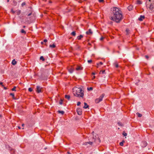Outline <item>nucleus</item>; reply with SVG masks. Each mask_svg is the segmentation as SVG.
<instances>
[{
  "label": "nucleus",
  "mask_w": 154,
  "mask_h": 154,
  "mask_svg": "<svg viewBox=\"0 0 154 154\" xmlns=\"http://www.w3.org/2000/svg\"><path fill=\"white\" fill-rule=\"evenodd\" d=\"M112 13L110 19L117 23H119L123 19L121 11L118 8L114 7L112 8Z\"/></svg>",
  "instance_id": "obj_1"
},
{
  "label": "nucleus",
  "mask_w": 154,
  "mask_h": 154,
  "mask_svg": "<svg viewBox=\"0 0 154 154\" xmlns=\"http://www.w3.org/2000/svg\"><path fill=\"white\" fill-rule=\"evenodd\" d=\"M73 94L74 96L79 97H83L84 94L83 91L80 88L74 87L73 88Z\"/></svg>",
  "instance_id": "obj_2"
},
{
  "label": "nucleus",
  "mask_w": 154,
  "mask_h": 154,
  "mask_svg": "<svg viewBox=\"0 0 154 154\" xmlns=\"http://www.w3.org/2000/svg\"><path fill=\"white\" fill-rule=\"evenodd\" d=\"M104 96L105 94H102L98 98H97L95 100V103H98L102 101Z\"/></svg>",
  "instance_id": "obj_3"
},
{
  "label": "nucleus",
  "mask_w": 154,
  "mask_h": 154,
  "mask_svg": "<svg viewBox=\"0 0 154 154\" xmlns=\"http://www.w3.org/2000/svg\"><path fill=\"white\" fill-rule=\"evenodd\" d=\"M42 88L39 86H37L36 87V91L38 93L42 92Z\"/></svg>",
  "instance_id": "obj_4"
},
{
  "label": "nucleus",
  "mask_w": 154,
  "mask_h": 154,
  "mask_svg": "<svg viewBox=\"0 0 154 154\" xmlns=\"http://www.w3.org/2000/svg\"><path fill=\"white\" fill-rule=\"evenodd\" d=\"M147 145V142L145 141H143L141 143V146L142 147H145Z\"/></svg>",
  "instance_id": "obj_5"
},
{
  "label": "nucleus",
  "mask_w": 154,
  "mask_h": 154,
  "mask_svg": "<svg viewBox=\"0 0 154 154\" xmlns=\"http://www.w3.org/2000/svg\"><path fill=\"white\" fill-rule=\"evenodd\" d=\"M76 111L78 115H82V112L81 109L79 108H77Z\"/></svg>",
  "instance_id": "obj_6"
},
{
  "label": "nucleus",
  "mask_w": 154,
  "mask_h": 154,
  "mask_svg": "<svg viewBox=\"0 0 154 154\" xmlns=\"http://www.w3.org/2000/svg\"><path fill=\"white\" fill-rule=\"evenodd\" d=\"M92 134L93 135V137L94 139L95 140L96 139H97L98 138V136L97 134L94 133V131L92 132Z\"/></svg>",
  "instance_id": "obj_7"
},
{
  "label": "nucleus",
  "mask_w": 154,
  "mask_h": 154,
  "mask_svg": "<svg viewBox=\"0 0 154 154\" xmlns=\"http://www.w3.org/2000/svg\"><path fill=\"white\" fill-rule=\"evenodd\" d=\"M145 18L144 16L141 15L140 17L138 18V20L140 21H142Z\"/></svg>",
  "instance_id": "obj_8"
},
{
  "label": "nucleus",
  "mask_w": 154,
  "mask_h": 154,
  "mask_svg": "<svg viewBox=\"0 0 154 154\" xmlns=\"http://www.w3.org/2000/svg\"><path fill=\"white\" fill-rule=\"evenodd\" d=\"M92 31L91 29H90L88 30V31L86 32V33L87 35H90L92 34Z\"/></svg>",
  "instance_id": "obj_9"
},
{
  "label": "nucleus",
  "mask_w": 154,
  "mask_h": 154,
  "mask_svg": "<svg viewBox=\"0 0 154 154\" xmlns=\"http://www.w3.org/2000/svg\"><path fill=\"white\" fill-rule=\"evenodd\" d=\"M133 8V6L132 5H130L128 7V10L130 11L132 10Z\"/></svg>",
  "instance_id": "obj_10"
},
{
  "label": "nucleus",
  "mask_w": 154,
  "mask_h": 154,
  "mask_svg": "<svg viewBox=\"0 0 154 154\" xmlns=\"http://www.w3.org/2000/svg\"><path fill=\"white\" fill-rule=\"evenodd\" d=\"M149 8L150 10L152 11L153 10L154 8V6L153 4H151L149 6Z\"/></svg>",
  "instance_id": "obj_11"
},
{
  "label": "nucleus",
  "mask_w": 154,
  "mask_h": 154,
  "mask_svg": "<svg viewBox=\"0 0 154 154\" xmlns=\"http://www.w3.org/2000/svg\"><path fill=\"white\" fill-rule=\"evenodd\" d=\"M17 61L15 60V59H14L12 62V64L13 65H15L17 64Z\"/></svg>",
  "instance_id": "obj_12"
},
{
  "label": "nucleus",
  "mask_w": 154,
  "mask_h": 154,
  "mask_svg": "<svg viewBox=\"0 0 154 154\" xmlns=\"http://www.w3.org/2000/svg\"><path fill=\"white\" fill-rule=\"evenodd\" d=\"M68 70L70 73H72L74 69L72 68L71 67V68H69V69Z\"/></svg>",
  "instance_id": "obj_13"
},
{
  "label": "nucleus",
  "mask_w": 154,
  "mask_h": 154,
  "mask_svg": "<svg viewBox=\"0 0 154 154\" xmlns=\"http://www.w3.org/2000/svg\"><path fill=\"white\" fill-rule=\"evenodd\" d=\"M83 37V35H80L79 36L77 37V38L79 40H80Z\"/></svg>",
  "instance_id": "obj_14"
},
{
  "label": "nucleus",
  "mask_w": 154,
  "mask_h": 154,
  "mask_svg": "<svg viewBox=\"0 0 154 154\" xmlns=\"http://www.w3.org/2000/svg\"><path fill=\"white\" fill-rule=\"evenodd\" d=\"M114 65L116 68H118L119 67L118 63L117 62H116L114 63Z\"/></svg>",
  "instance_id": "obj_15"
},
{
  "label": "nucleus",
  "mask_w": 154,
  "mask_h": 154,
  "mask_svg": "<svg viewBox=\"0 0 154 154\" xmlns=\"http://www.w3.org/2000/svg\"><path fill=\"white\" fill-rule=\"evenodd\" d=\"M85 106L83 107V108L85 109H86L88 107V105H87V103L85 102L84 103Z\"/></svg>",
  "instance_id": "obj_16"
},
{
  "label": "nucleus",
  "mask_w": 154,
  "mask_h": 154,
  "mask_svg": "<svg viewBox=\"0 0 154 154\" xmlns=\"http://www.w3.org/2000/svg\"><path fill=\"white\" fill-rule=\"evenodd\" d=\"M49 47L50 48H55L56 47V45H55L54 44H53L52 45H49Z\"/></svg>",
  "instance_id": "obj_17"
},
{
  "label": "nucleus",
  "mask_w": 154,
  "mask_h": 154,
  "mask_svg": "<svg viewBox=\"0 0 154 154\" xmlns=\"http://www.w3.org/2000/svg\"><path fill=\"white\" fill-rule=\"evenodd\" d=\"M10 95L12 97L13 99H15V97H14V94L11 93L10 94Z\"/></svg>",
  "instance_id": "obj_18"
},
{
  "label": "nucleus",
  "mask_w": 154,
  "mask_h": 154,
  "mask_svg": "<svg viewBox=\"0 0 154 154\" xmlns=\"http://www.w3.org/2000/svg\"><path fill=\"white\" fill-rule=\"evenodd\" d=\"M65 98L69 100L70 98V96L69 95H66L65 96Z\"/></svg>",
  "instance_id": "obj_19"
},
{
  "label": "nucleus",
  "mask_w": 154,
  "mask_h": 154,
  "mask_svg": "<svg viewBox=\"0 0 154 154\" xmlns=\"http://www.w3.org/2000/svg\"><path fill=\"white\" fill-rule=\"evenodd\" d=\"M125 142L124 140H122V141L119 143V145L121 146H122L123 145V143Z\"/></svg>",
  "instance_id": "obj_20"
},
{
  "label": "nucleus",
  "mask_w": 154,
  "mask_h": 154,
  "mask_svg": "<svg viewBox=\"0 0 154 154\" xmlns=\"http://www.w3.org/2000/svg\"><path fill=\"white\" fill-rule=\"evenodd\" d=\"M137 3L138 4H141L142 3V2L140 0H137Z\"/></svg>",
  "instance_id": "obj_21"
},
{
  "label": "nucleus",
  "mask_w": 154,
  "mask_h": 154,
  "mask_svg": "<svg viewBox=\"0 0 154 154\" xmlns=\"http://www.w3.org/2000/svg\"><path fill=\"white\" fill-rule=\"evenodd\" d=\"M71 34L73 36H75V35H76V33H75V31H73V32H72L71 33Z\"/></svg>",
  "instance_id": "obj_22"
},
{
  "label": "nucleus",
  "mask_w": 154,
  "mask_h": 154,
  "mask_svg": "<svg viewBox=\"0 0 154 154\" xmlns=\"http://www.w3.org/2000/svg\"><path fill=\"white\" fill-rule=\"evenodd\" d=\"M137 114L138 116L139 117H140L142 116V115L140 113H139L138 112H137Z\"/></svg>",
  "instance_id": "obj_23"
},
{
  "label": "nucleus",
  "mask_w": 154,
  "mask_h": 154,
  "mask_svg": "<svg viewBox=\"0 0 154 154\" xmlns=\"http://www.w3.org/2000/svg\"><path fill=\"white\" fill-rule=\"evenodd\" d=\"M58 112L59 113H60L62 114H63L64 113V112L63 111L59 110Z\"/></svg>",
  "instance_id": "obj_24"
},
{
  "label": "nucleus",
  "mask_w": 154,
  "mask_h": 154,
  "mask_svg": "<svg viewBox=\"0 0 154 154\" xmlns=\"http://www.w3.org/2000/svg\"><path fill=\"white\" fill-rule=\"evenodd\" d=\"M21 32L22 33H24L26 34V32L23 29H22L21 31Z\"/></svg>",
  "instance_id": "obj_25"
},
{
  "label": "nucleus",
  "mask_w": 154,
  "mask_h": 154,
  "mask_svg": "<svg viewBox=\"0 0 154 154\" xmlns=\"http://www.w3.org/2000/svg\"><path fill=\"white\" fill-rule=\"evenodd\" d=\"M82 69V68H81L80 67L78 66L76 69L77 70H79Z\"/></svg>",
  "instance_id": "obj_26"
},
{
  "label": "nucleus",
  "mask_w": 154,
  "mask_h": 154,
  "mask_svg": "<svg viewBox=\"0 0 154 154\" xmlns=\"http://www.w3.org/2000/svg\"><path fill=\"white\" fill-rule=\"evenodd\" d=\"M103 64V63L102 62H100L99 63H98L97 64V67H98V66L100 65H102Z\"/></svg>",
  "instance_id": "obj_27"
},
{
  "label": "nucleus",
  "mask_w": 154,
  "mask_h": 154,
  "mask_svg": "<svg viewBox=\"0 0 154 154\" xmlns=\"http://www.w3.org/2000/svg\"><path fill=\"white\" fill-rule=\"evenodd\" d=\"M87 89L88 91H91L93 90V88L92 87H90V88H88Z\"/></svg>",
  "instance_id": "obj_28"
},
{
  "label": "nucleus",
  "mask_w": 154,
  "mask_h": 154,
  "mask_svg": "<svg viewBox=\"0 0 154 154\" xmlns=\"http://www.w3.org/2000/svg\"><path fill=\"white\" fill-rule=\"evenodd\" d=\"M40 59L42 60L43 61L45 60V59L43 56H41L40 57Z\"/></svg>",
  "instance_id": "obj_29"
},
{
  "label": "nucleus",
  "mask_w": 154,
  "mask_h": 154,
  "mask_svg": "<svg viewBox=\"0 0 154 154\" xmlns=\"http://www.w3.org/2000/svg\"><path fill=\"white\" fill-rule=\"evenodd\" d=\"M16 87L15 86H14L13 88H12V89H11V90L12 91H16Z\"/></svg>",
  "instance_id": "obj_30"
},
{
  "label": "nucleus",
  "mask_w": 154,
  "mask_h": 154,
  "mask_svg": "<svg viewBox=\"0 0 154 154\" xmlns=\"http://www.w3.org/2000/svg\"><path fill=\"white\" fill-rule=\"evenodd\" d=\"M87 143H88L91 145H92L93 144V143L92 142H91L86 143V144H87Z\"/></svg>",
  "instance_id": "obj_31"
},
{
  "label": "nucleus",
  "mask_w": 154,
  "mask_h": 154,
  "mask_svg": "<svg viewBox=\"0 0 154 154\" xmlns=\"http://www.w3.org/2000/svg\"><path fill=\"white\" fill-rule=\"evenodd\" d=\"M28 91L30 92H31L32 91V89L31 88H29L28 89Z\"/></svg>",
  "instance_id": "obj_32"
},
{
  "label": "nucleus",
  "mask_w": 154,
  "mask_h": 154,
  "mask_svg": "<svg viewBox=\"0 0 154 154\" xmlns=\"http://www.w3.org/2000/svg\"><path fill=\"white\" fill-rule=\"evenodd\" d=\"M88 62L89 63H91L92 62V60H88Z\"/></svg>",
  "instance_id": "obj_33"
},
{
  "label": "nucleus",
  "mask_w": 154,
  "mask_h": 154,
  "mask_svg": "<svg viewBox=\"0 0 154 154\" xmlns=\"http://www.w3.org/2000/svg\"><path fill=\"white\" fill-rule=\"evenodd\" d=\"M123 134L124 136H127V133H125L124 132H123Z\"/></svg>",
  "instance_id": "obj_34"
},
{
  "label": "nucleus",
  "mask_w": 154,
  "mask_h": 154,
  "mask_svg": "<svg viewBox=\"0 0 154 154\" xmlns=\"http://www.w3.org/2000/svg\"><path fill=\"white\" fill-rule=\"evenodd\" d=\"M81 104V102H78L77 103V105L78 106H79Z\"/></svg>",
  "instance_id": "obj_35"
},
{
  "label": "nucleus",
  "mask_w": 154,
  "mask_h": 154,
  "mask_svg": "<svg viewBox=\"0 0 154 154\" xmlns=\"http://www.w3.org/2000/svg\"><path fill=\"white\" fill-rule=\"evenodd\" d=\"M105 72V70H102V71H100V73H101V72H102V73L103 74Z\"/></svg>",
  "instance_id": "obj_36"
},
{
  "label": "nucleus",
  "mask_w": 154,
  "mask_h": 154,
  "mask_svg": "<svg viewBox=\"0 0 154 154\" xmlns=\"http://www.w3.org/2000/svg\"><path fill=\"white\" fill-rule=\"evenodd\" d=\"M26 5V3L25 2H23L22 4V5L23 6Z\"/></svg>",
  "instance_id": "obj_37"
},
{
  "label": "nucleus",
  "mask_w": 154,
  "mask_h": 154,
  "mask_svg": "<svg viewBox=\"0 0 154 154\" xmlns=\"http://www.w3.org/2000/svg\"><path fill=\"white\" fill-rule=\"evenodd\" d=\"M104 38L103 37H102L100 38V40L101 41H102L103 39Z\"/></svg>",
  "instance_id": "obj_38"
},
{
  "label": "nucleus",
  "mask_w": 154,
  "mask_h": 154,
  "mask_svg": "<svg viewBox=\"0 0 154 154\" xmlns=\"http://www.w3.org/2000/svg\"><path fill=\"white\" fill-rule=\"evenodd\" d=\"M0 85H1L2 87L4 86V85L3 84V83L2 82H0Z\"/></svg>",
  "instance_id": "obj_39"
},
{
  "label": "nucleus",
  "mask_w": 154,
  "mask_h": 154,
  "mask_svg": "<svg viewBox=\"0 0 154 154\" xmlns=\"http://www.w3.org/2000/svg\"><path fill=\"white\" fill-rule=\"evenodd\" d=\"M145 57H146V59H148L149 58V57H148V56H147V55H146V56H145Z\"/></svg>",
  "instance_id": "obj_40"
},
{
  "label": "nucleus",
  "mask_w": 154,
  "mask_h": 154,
  "mask_svg": "<svg viewBox=\"0 0 154 154\" xmlns=\"http://www.w3.org/2000/svg\"><path fill=\"white\" fill-rule=\"evenodd\" d=\"M118 124L119 125H121V126H122V124L121 123H120V122H118Z\"/></svg>",
  "instance_id": "obj_41"
},
{
  "label": "nucleus",
  "mask_w": 154,
  "mask_h": 154,
  "mask_svg": "<svg viewBox=\"0 0 154 154\" xmlns=\"http://www.w3.org/2000/svg\"><path fill=\"white\" fill-rule=\"evenodd\" d=\"M100 2H103V0H98Z\"/></svg>",
  "instance_id": "obj_42"
},
{
  "label": "nucleus",
  "mask_w": 154,
  "mask_h": 154,
  "mask_svg": "<svg viewBox=\"0 0 154 154\" xmlns=\"http://www.w3.org/2000/svg\"><path fill=\"white\" fill-rule=\"evenodd\" d=\"M47 40H46V39H44V42H47Z\"/></svg>",
  "instance_id": "obj_43"
},
{
  "label": "nucleus",
  "mask_w": 154,
  "mask_h": 154,
  "mask_svg": "<svg viewBox=\"0 0 154 154\" xmlns=\"http://www.w3.org/2000/svg\"><path fill=\"white\" fill-rule=\"evenodd\" d=\"M126 31L127 32V33L128 34V32L129 31V29H126Z\"/></svg>",
  "instance_id": "obj_44"
},
{
  "label": "nucleus",
  "mask_w": 154,
  "mask_h": 154,
  "mask_svg": "<svg viewBox=\"0 0 154 154\" xmlns=\"http://www.w3.org/2000/svg\"><path fill=\"white\" fill-rule=\"evenodd\" d=\"M3 87H4V89L6 90V89H7V88L6 87H4V86Z\"/></svg>",
  "instance_id": "obj_45"
},
{
  "label": "nucleus",
  "mask_w": 154,
  "mask_h": 154,
  "mask_svg": "<svg viewBox=\"0 0 154 154\" xmlns=\"http://www.w3.org/2000/svg\"><path fill=\"white\" fill-rule=\"evenodd\" d=\"M95 76H94L92 77V79H95Z\"/></svg>",
  "instance_id": "obj_46"
},
{
  "label": "nucleus",
  "mask_w": 154,
  "mask_h": 154,
  "mask_svg": "<svg viewBox=\"0 0 154 154\" xmlns=\"http://www.w3.org/2000/svg\"><path fill=\"white\" fill-rule=\"evenodd\" d=\"M31 14H31V13L29 14H28V16H30V15Z\"/></svg>",
  "instance_id": "obj_47"
},
{
  "label": "nucleus",
  "mask_w": 154,
  "mask_h": 154,
  "mask_svg": "<svg viewBox=\"0 0 154 154\" xmlns=\"http://www.w3.org/2000/svg\"><path fill=\"white\" fill-rule=\"evenodd\" d=\"M11 11L13 13H14V11H13V10L12 9L11 10Z\"/></svg>",
  "instance_id": "obj_48"
},
{
  "label": "nucleus",
  "mask_w": 154,
  "mask_h": 154,
  "mask_svg": "<svg viewBox=\"0 0 154 154\" xmlns=\"http://www.w3.org/2000/svg\"><path fill=\"white\" fill-rule=\"evenodd\" d=\"M11 151H13V152H14V153H15V152H14V149H12V150H11Z\"/></svg>",
  "instance_id": "obj_49"
},
{
  "label": "nucleus",
  "mask_w": 154,
  "mask_h": 154,
  "mask_svg": "<svg viewBox=\"0 0 154 154\" xmlns=\"http://www.w3.org/2000/svg\"><path fill=\"white\" fill-rule=\"evenodd\" d=\"M60 104H62V101L61 100V102H60Z\"/></svg>",
  "instance_id": "obj_50"
},
{
  "label": "nucleus",
  "mask_w": 154,
  "mask_h": 154,
  "mask_svg": "<svg viewBox=\"0 0 154 154\" xmlns=\"http://www.w3.org/2000/svg\"><path fill=\"white\" fill-rule=\"evenodd\" d=\"M92 74L93 75H94L95 74V73L94 72H92Z\"/></svg>",
  "instance_id": "obj_51"
},
{
  "label": "nucleus",
  "mask_w": 154,
  "mask_h": 154,
  "mask_svg": "<svg viewBox=\"0 0 154 154\" xmlns=\"http://www.w3.org/2000/svg\"><path fill=\"white\" fill-rule=\"evenodd\" d=\"M68 154H71L69 152H67Z\"/></svg>",
  "instance_id": "obj_52"
},
{
  "label": "nucleus",
  "mask_w": 154,
  "mask_h": 154,
  "mask_svg": "<svg viewBox=\"0 0 154 154\" xmlns=\"http://www.w3.org/2000/svg\"><path fill=\"white\" fill-rule=\"evenodd\" d=\"M7 2H9V0H7Z\"/></svg>",
  "instance_id": "obj_53"
},
{
  "label": "nucleus",
  "mask_w": 154,
  "mask_h": 154,
  "mask_svg": "<svg viewBox=\"0 0 154 154\" xmlns=\"http://www.w3.org/2000/svg\"><path fill=\"white\" fill-rule=\"evenodd\" d=\"M23 28H25L26 27V26H23Z\"/></svg>",
  "instance_id": "obj_54"
},
{
  "label": "nucleus",
  "mask_w": 154,
  "mask_h": 154,
  "mask_svg": "<svg viewBox=\"0 0 154 154\" xmlns=\"http://www.w3.org/2000/svg\"><path fill=\"white\" fill-rule=\"evenodd\" d=\"M41 43L42 44H43V42H41Z\"/></svg>",
  "instance_id": "obj_55"
},
{
  "label": "nucleus",
  "mask_w": 154,
  "mask_h": 154,
  "mask_svg": "<svg viewBox=\"0 0 154 154\" xmlns=\"http://www.w3.org/2000/svg\"><path fill=\"white\" fill-rule=\"evenodd\" d=\"M18 128H19V129H20V127H19H19H18Z\"/></svg>",
  "instance_id": "obj_56"
},
{
  "label": "nucleus",
  "mask_w": 154,
  "mask_h": 154,
  "mask_svg": "<svg viewBox=\"0 0 154 154\" xmlns=\"http://www.w3.org/2000/svg\"><path fill=\"white\" fill-rule=\"evenodd\" d=\"M24 124H23L22 125V126H24Z\"/></svg>",
  "instance_id": "obj_57"
}]
</instances>
